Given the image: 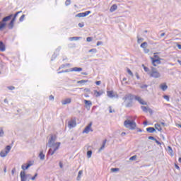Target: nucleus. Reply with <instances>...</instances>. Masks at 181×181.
Here are the masks:
<instances>
[{"label":"nucleus","mask_w":181,"mask_h":181,"mask_svg":"<svg viewBox=\"0 0 181 181\" xmlns=\"http://www.w3.org/2000/svg\"><path fill=\"white\" fill-rule=\"evenodd\" d=\"M144 53H149V49L144 48Z\"/></svg>","instance_id":"56"},{"label":"nucleus","mask_w":181,"mask_h":181,"mask_svg":"<svg viewBox=\"0 0 181 181\" xmlns=\"http://www.w3.org/2000/svg\"><path fill=\"white\" fill-rule=\"evenodd\" d=\"M37 177V173H35L33 177H31V180H35Z\"/></svg>","instance_id":"48"},{"label":"nucleus","mask_w":181,"mask_h":181,"mask_svg":"<svg viewBox=\"0 0 181 181\" xmlns=\"http://www.w3.org/2000/svg\"><path fill=\"white\" fill-rule=\"evenodd\" d=\"M141 108L144 112H149L150 114H152V109L149 108V107L141 106Z\"/></svg>","instance_id":"12"},{"label":"nucleus","mask_w":181,"mask_h":181,"mask_svg":"<svg viewBox=\"0 0 181 181\" xmlns=\"http://www.w3.org/2000/svg\"><path fill=\"white\" fill-rule=\"evenodd\" d=\"M146 46H148V43L146 42H143L140 47L142 48V49H146Z\"/></svg>","instance_id":"33"},{"label":"nucleus","mask_w":181,"mask_h":181,"mask_svg":"<svg viewBox=\"0 0 181 181\" xmlns=\"http://www.w3.org/2000/svg\"><path fill=\"white\" fill-rule=\"evenodd\" d=\"M163 98L165 99V100H166V101H169V96H168V95H164L163 96Z\"/></svg>","instance_id":"53"},{"label":"nucleus","mask_w":181,"mask_h":181,"mask_svg":"<svg viewBox=\"0 0 181 181\" xmlns=\"http://www.w3.org/2000/svg\"><path fill=\"white\" fill-rule=\"evenodd\" d=\"M70 71H83V68L74 67L71 69Z\"/></svg>","instance_id":"18"},{"label":"nucleus","mask_w":181,"mask_h":181,"mask_svg":"<svg viewBox=\"0 0 181 181\" xmlns=\"http://www.w3.org/2000/svg\"><path fill=\"white\" fill-rule=\"evenodd\" d=\"M20 22H23V21H25V14H23L20 19H19Z\"/></svg>","instance_id":"41"},{"label":"nucleus","mask_w":181,"mask_h":181,"mask_svg":"<svg viewBox=\"0 0 181 181\" xmlns=\"http://www.w3.org/2000/svg\"><path fill=\"white\" fill-rule=\"evenodd\" d=\"M124 125L125 128H127L128 129L134 130L135 128H136V123L132 120L127 119L124 122Z\"/></svg>","instance_id":"2"},{"label":"nucleus","mask_w":181,"mask_h":181,"mask_svg":"<svg viewBox=\"0 0 181 181\" xmlns=\"http://www.w3.org/2000/svg\"><path fill=\"white\" fill-rule=\"evenodd\" d=\"M136 160V156H133L129 158V160Z\"/></svg>","instance_id":"45"},{"label":"nucleus","mask_w":181,"mask_h":181,"mask_svg":"<svg viewBox=\"0 0 181 181\" xmlns=\"http://www.w3.org/2000/svg\"><path fill=\"white\" fill-rule=\"evenodd\" d=\"M150 77H153L154 78H159L160 77V73L156 70L155 68H152L150 73Z\"/></svg>","instance_id":"3"},{"label":"nucleus","mask_w":181,"mask_h":181,"mask_svg":"<svg viewBox=\"0 0 181 181\" xmlns=\"http://www.w3.org/2000/svg\"><path fill=\"white\" fill-rule=\"evenodd\" d=\"M105 144H107V140H104L103 143L100 147V148L99 149V151H103V149H104V148H105Z\"/></svg>","instance_id":"30"},{"label":"nucleus","mask_w":181,"mask_h":181,"mask_svg":"<svg viewBox=\"0 0 181 181\" xmlns=\"http://www.w3.org/2000/svg\"><path fill=\"white\" fill-rule=\"evenodd\" d=\"M96 86H100L101 84V81H98L95 82Z\"/></svg>","instance_id":"57"},{"label":"nucleus","mask_w":181,"mask_h":181,"mask_svg":"<svg viewBox=\"0 0 181 181\" xmlns=\"http://www.w3.org/2000/svg\"><path fill=\"white\" fill-rule=\"evenodd\" d=\"M118 170H119V168H111L112 172H118Z\"/></svg>","instance_id":"49"},{"label":"nucleus","mask_w":181,"mask_h":181,"mask_svg":"<svg viewBox=\"0 0 181 181\" xmlns=\"http://www.w3.org/2000/svg\"><path fill=\"white\" fill-rule=\"evenodd\" d=\"M91 155H93V151H88L87 152V156H88V158L90 159V158H91Z\"/></svg>","instance_id":"35"},{"label":"nucleus","mask_w":181,"mask_h":181,"mask_svg":"<svg viewBox=\"0 0 181 181\" xmlns=\"http://www.w3.org/2000/svg\"><path fill=\"white\" fill-rule=\"evenodd\" d=\"M160 88H161L163 91H166V90H168V85H166V83H161L160 85Z\"/></svg>","instance_id":"16"},{"label":"nucleus","mask_w":181,"mask_h":181,"mask_svg":"<svg viewBox=\"0 0 181 181\" xmlns=\"http://www.w3.org/2000/svg\"><path fill=\"white\" fill-rule=\"evenodd\" d=\"M146 131H147V132H149L150 134H152V133L155 132V128H153V127H148L146 129Z\"/></svg>","instance_id":"24"},{"label":"nucleus","mask_w":181,"mask_h":181,"mask_svg":"<svg viewBox=\"0 0 181 181\" xmlns=\"http://www.w3.org/2000/svg\"><path fill=\"white\" fill-rule=\"evenodd\" d=\"M168 151L171 156H173V149H172V147L168 146Z\"/></svg>","instance_id":"28"},{"label":"nucleus","mask_w":181,"mask_h":181,"mask_svg":"<svg viewBox=\"0 0 181 181\" xmlns=\"http://www.w3.org/2000/svg\"><path fill=\"white\" fill-rule=\"evenodd\" d=\"M107 95L109 98H114L115 97L118 98V94L115 93L113 90H107Z\"/></svg>","instance_id":"8"},{"label":"nucleus","mask_w":181,"mask_h":181,"mask_svg":"<svg viewBox=\"0 0 181 181\" xmlns=\"http://www.w3.org/2000/svg\"><path fill=\"white\" fill-rule=\"evenodd\" d=\"M71 42H73V40H80L81 39V37H72L69 38Z\"/></svg>","instance_id":"25"},{"label":"nucleus","mask_w":181,"mask_h":181,"mask_svg":"<svg viewBox=\"0 0 181 181\" xmlns=\"http://www.w3.org/2000/svg\"><path fill=\"white\" fill-rule=\"evenodd\" d=\"M93 40V38L91 37H88L87 38H86V41L87 42H91Z\"/></svg>","instance_id":"51"},{"label":"nucleus","mask_w":181,"mask_h":181,"mask_svg":"<svg viewBox=\"0 0 181 181\" xmlns=\"http://www.w3.org/2000/svg\"><path fill=\"white\" fill-rule=\"evenodd\" d=\"M135 76H136V78H137L138 80H139V74H138L137 72L135 74Z\"/></svg>","instance_id":"61"},{"label":"nucleus","mask_w":181,"mask_h":181,"mask_svg":"<svg viewBox=\"0 0 181 181\" xmlns=\"http://www.w3.org/2000/svg\"><path fill=\"white\" fill-rule=\"evenodd\" d=\"M124 101H132L134 100V95L132 94H127L123 98Z\"/></svg>","instance_id":"10"},{"label":"nucleus","mask_w":181,"mask_h":181,"mask_svg":"<svg viewBox=\"0 0 181 181\" xmlns=\"http://www.w3.org/2000/svg\"><path fill=\"white\" fill-rule=\"evenodd\" d=\"M83 83H88V80H81L78 81V84H83Z\"/></svg>","instance_id":"36"},{"label":"nucleus","mask_w":181,"mask_h":181,"mask_svg":"<svg viewBox=\"0 0 181 181\" xmlns=\"http://www.w3.org/2000/svg\"><path fill=\"white\" fill-rule=\"evenodd\" d=\"M15 172H16V168H13L11 170V175L13 176L15 175Z\"/></svg>","instance_id":"50"},{"label":"nucleus","mask_w":181,"mask_h":181,"mask_svg":"<svg viewBox=\"0 0 181 181\" xmlns=\"http://www.w3.org/2000/svg\"><path fill=\"white\" fill-rule=\"evenodd\" d=\"M177 46L178 49H180V50H181V45L177 44Z\"/></svg>","instance_id":"64"},{"label":"nucleus","mask_w":181,"mask_h":181,"mask_svg":"<svg viewBox=\"0 0 181 181\" xmlns=\"http://www.w3.org/2000/svg\"><path fill=\"white\" fill-rule=\"evenodd\" d=\"M84 92L85 93H91V89H90V88H85L84 89Z\"/></svg>","instance_id":"47"},{"label":"nucleus","mask_w":181,"mask_h":181,"mask_svg":"<svg viewBox=\"0 0 181 181\" xmlns=\"http://www.w3.org/2000/svg\"><path fill=\"white\" fill-rule=\"evenodd\" d=\"M15 23V18H13L9 23L8 29H13V23Z\"/></svg>","instance_id":"22"},{"label":"nucleus","mask_w":181,"mask_h":181,"mask_svg":"<svg viewBox=\"0 0 181 181\" xmlns=\"http://www.w3.org/2000/svg\"><path fill=\"white\" fill-rule=\"evenodd\" d=\"M135 100L139 103V104H141V105H146V102H145L144 100L141 99L139 96H135Z\"/></svg>","instance_id":"11"},{"label":"nucleus","mask_w":181,"mask_h":181,"mask_svg":"<svg viewBox=\"0 0 181 181\" xmlns=\"http://www.w3.org/2000/svg\"><path fill=\"white\" fill-rule=\"evenodd\" d=\"M70 4H71L70 0H66V1H65V5H66V6H69V5H70Z\"/></svg>","instance_id":"46"},{"label":"nucleus","mask_w":181,"mask_h":181,"mask_svg":"<svg viewBox=\"0 0 181 181\" xmlns=\"http://www.w3.org/2000/svg\"><path fill=\"white\" fill-rule=\"evenodd\" d=\"M39 158L40 160H45V158H46V156L43 153V151H41L40 152Z\"/></svg>","instance_id":"17"},{"label":"nucleus","mask_w":181,"mask_h":181,"mask_svg":"<svg viewBox=\"0 0 181 181\" xmlns=\"http://www.w3.org/2000/svg\"><path fill=\"white\" fill-rule=\"evenodd\" d=\"M156 54H158V53H154V58L155 59H158V57H159V56H158Z\"/></svg>","instance_id":"63"},{"label":"nucleus","mask_w":181,"mask_h":181,"mask_svg":"<svg viewBox=\"0 0 181 181\" xmlns=\"http://www.w3.org/2000/svg\"><path fill=\"white\" fill-rule=\"evenodd\" d=\"M155 128H156V129H157V131H162V127H160V124H156Z\"/></svg>","instance_id":"29"},{"label":"nucleus","mask_w":181,"mask_h":181,"mask_svg":"<svg viewBox=\"0 0 181 181\" xmlns=\"http://www.w3.org/2000/svg\"><path fill=\"white\" fill-rule=\"evenodd\" d=\"M76 16L77 18H85L83 13H79L76 14Z\"/></svg>","instance_id":"34"},{"label":"nucleus","mask_w":181,"mask_h":181,"mask_svg":"<svg viewBox=\"0 0 181 181\" xmlns=\"http://www.w3.org/2000/svg\"><path fill=\"white\" fill-rule=\"evenodd\" d=\"M33 163H35L33 161H29L27 163V165H28V168H30V166H33Z\"/></svg>","instance_id":"40"},{"label":"nucleus","mask_w":181,"mask_h":181,"mask_svg":"<svg viewBox=\"0 0 181 181\" xmlns=\"http://www.w3.org/2000/svg\"><path fill=\"white\" fill-rule=\"evenodd\" d=\"M82 175H83V170H79L77 176V180H80L81 179Z\"/></svg>","instance_id":"26"},{"label":"nucleus","mask_w":181,"mask_h":181,"mask_svg":"<svg viewBox=\"0 0 181 181\" xmlns=\"http://www.w3.org/2000/svg\"><path fill=\"white\" fill-rule=\"evenodd\" d=\"M8 90H15V87L13 86H8Z\"/></svg>","instance_id":"58"},{"label":"nucleus","mask_w":181,"mask_h":181,"mask_svg":"<svg viewBox=\"0 0 181 181\" xmlns=\"http://www.w3.org/2000/svg\"><path fill=\"white\" fill-rule=\"evenodd\" d=\"M118 6H117V4H114L110 7V12H115V11H117Z\"/></svg>","instance_id":"19"},{"label":"nucleus","mask_w":181,"mask_h":181,"mask_svg":"<svg viewBox=\"0 0 181 181\" xmlns=\"http://www.w3.org/2000/svg\"><path fill=\"white\" fill-rule=\"evenodd\" d=\"M71 103V98H66L62 101V105H66L67 104H70Z\"/></svg>","instance_id":"14"},{"label":"nucleus","mask_w":181,"mask_h":181,"mask_svg":"<svg viewBox=\"0 0 181 181\" xmlns=\"http://www.w3.org/2000/svg\"><path fill=\"white\" fill-rule=\"evenodd\" d=\"M90 13H91L90 11H88L83 13V16L86 18V16L90 15Z\"/></svg>","instance_id":"38"},{"label":"nucleus","mask_w":181,"mask_h":181,"mask_svg":"<svg viewBox=\"0 0 181 181\" xmlns=\"http://www.w3.org/2000/svg\"><path fill=\"white\" fill-rule=\"evenodd\" d=\"M59 168H61V169H63V163L59 162Z\"/></svg>","instance_id":"60"},{"label":"nucleus","mask_w":181,"mask_h":181,"mask_svg":"<svg viewBox=\"0 0 181 181\" xmlns=\"http://www.w3.org/2000/svg\"><path fill=\"white\" fill-rule=\"evenodd\" d=\"M83 103L85 104L86 108H87L88 110H90L91 106L93 105V103L91 102V100H84Z\"/></svg>","instance_id":"9"},{"label":"nucleus","mask_w":181,"mask_h":181,"mask_svg":"<svg viewBox=\"0 0 181 181\" xmlns=\"http://www.w3.org/2000/svg\"><path fill=\"white\" fill-rule=\"evenodd\" d=\"M76 125H77V121L76 120V119H71L68 122V127L69 129H71V128H75Z\"/></svg>","instance_id":"4"},{"label":"nucleus","mask_w":181,"mask_h":181,"mask_svg":"<svg viewBox=\"0 0 181 181\" xmlns=\"http://www.w3.org/2000/svg\"><path fill=\"white\" fill-rule=\"evenodd\" d=\"M78 26L79 28H84V23H79Z\"/></svg>","instance_id":"52"},{"label":"nucleus","mask_w":181,"mask_h":181,"mask_svg":"<svg viewBox=\"0 0 181 181\" xmlns=\"http://www.w3.org/2000/svg\"><path fill=\"white\" fill-rule=\"evenodd\" d=\"M109 112L110 114H112V112H115V110H112V107L111 106L109 107Z\"/></svg>","instance_id":"44"},{"label":"nucleus","mask_w":181,"mask_h":181,"mask_svg":"<svg viewBox=\"0 0 181 181\" xmlns=\"http://www.w3.org/2000/svg\"><path fill=\"white\" fill-rule=\"evenodd\" d=\"M103 45V42L98 41V42H97V46H100V45Z\"/></svg>","instance_id":"59"},{"label":"nucleus","mask_w":181,"mask_h":181,"mask_svg":"<svg viewBox=\"0 0 181 181\" xmlns=\"http://www.w3.org/2000/svg\"><path fill=\"white\" fill-rule=\"evenodd\" d=\"M151 60L152 61V64L153 66H158V64H160V60H162V59L158 57V59H154L153 57H151Z\"/></svg>","instance_id":"7"},{"label":"nucleus","mask_w":181,"mask_h":181,"mask_svg":"<svg viewBox=\"0 0 181 181\" xmlns=\"http://www.w3.org/2000/svg\"><path fill=\"white\" fill-rule=\"evenodd\" d=\"M127 73L128 74H129V76H131L132 77H134V74L132 73V71H131V69H128Z\"/></svg>","instance_id":"37"},{"label":"nucleus","mask_w":181,"mask_h":181,"mask_svg":"<svg viewBox=\"0 0 181 181\" xmlns=\"http://www.w3.org/2000/svg\"><path fill=\"white\" fill-rule=\"evenodd\" d=\"M175 166L176 169H177V170H179L180 169V167H179V165H177V164H175Z\"/></svg>","instance_id":"62"},{"label":"nucleus","mask_w":181,"mask_h":181,"mask_svg":"<svg viewBox=\"0 0 181 181\" xmlns=\"http://www.w3.org/2000/svg\"><path fill=\"white\" fill-rule=\"evenodd\" d=\"M90 53H97V49H91L89 50Z\"/></svg>","instance_id":"43"},{"label":"nucleus","mask_w":181,"mask_h":181,"mask_svg":"<svg viewBox=\"0 0 181 181\" xmlns=\"http://www.w3.org/2000/svg\"><path fill=\"white\" fill-rule=\"evenodd\" d=\"M93 93H94L95 97H97V98L101 97V95L104 94V92L103 90L98 91L97 90H94Z\"/></svg>","instance_id":"13"},{"label":"nucleus","mask_w":181,"mask_h":181,"mask_svg":"<svg viewBox=\"0 0 181 181\" xmlns=\"http://www.w3.org/2000/svg\"><path fill=\"white\" fill-rule=\"evenodd\" d=\"M12 16H13V15L11 14L10 16L4 18L1 22L5 23L8 22V21H11V19H12Z\"/></svg>","instance_id":"15"},{"label":"nucleus","mask_w":181,"mask_h":181,"mask_svg":"<svg viewBox=\"0 0 181 181\" xmlns=\"http://www.w3.org/2000/svg\"><path fill=\"white\" fill-rule=\"evenodd\" d=\"M49 100H50V101H53V100H54V96H53V95H50L49 96Z\"/></svg>","instance_id":"55"},{"label":"nucleus","mask_w":181,"mask_h":181,"mask_svg":"<svg viewBox=\"0 0 181 181\" xmlns=\"http://www.w3.org/2000/svg\"><path fill=\"white\" fill-rule=\"evenodd\" d=\"M143 69L144 70V71H146V73H148L149 74V76L151 75V72H149V68L145 66V65H142Z\"/></svg>","instance_id":"27"},{"label":"nucleus","mask_w":181,"mask_h":181,"mask_svg":"<svg viewBox=\"0 0 181 181\" xmlns=\"http://www.w3.org/2000/svg\"><path fill=\"white\" fill-rule=\"evenodd\" d=\"M5 45H4V42H0V50L1 52H5Z\"/></svg>","instance_id":"23"},{"label":"nucleus","mask_w":181,"mask_h":181,"mask_svg":"<svg viewBox=\"0 0 181 181\" xmlns=\"http://www.w3.org/2000/svg\"><path fill=\"white\" fill-rule=\"evenodd\" d=\"M30 176V174L26 175L25 171H21V173H20V177H21V181L28 180V177H29Z\"/></svg>","instance_id":"6"},{"label":"nucleus","mask_w":181,"mask_h":181,"mask_svg":"<svg viewBox=\"0 0 181 181\" xmlns=\"http://www.w3.org/2000/svg\"><path fill=\"white\" fill-rule=\"evenodd\" d=\"M19 13H22V11H18L17 13H16V14L14 15V17L13 18V19H14V21H16V17L18 16V15H19Z\"/></svg>","instance_id":"39"},{"label":"nucleus","mask_w":181,"mask_h":181,"mask_svg":"<svg viewBox=\"0 0 181 181\" xmlns=\"http://www.w3.org/2000/svg\"><path fill=\"white\" fill-rule=\"evenodd\" d=\"M57 139V137H56V136H51L47 144V146H49V148L48 153L49 155H51V156L54 155L57 151H59L60 145H62V143L56 141Z\"/></svg>","instance_id":"1"},{"label":"nucleus","mask_w":181,"mask_h":181,"mask_svg":"<svg viewBox=\"0 0 181 181\" xmlns=\"http://www.w3.org/2000/svg\"><path fill=\"white\" fill-rule=\"evenodd\" d=\"M4 129L1 128L0 129V137L4 136Z\"/></svg>","instance_id":"42"},{"label":"nucleus","mask_w":181,"mask_h":181,"mask_svg":"<svg viewBox=\"0 0 181 181\" xmlns=\"http://www.w3.org/2000/svg\"><path fill=\"white\" fill-rule=\"evenodd\" d=\"M5 26H6V23H3V21H0V30H3L5 29Z\"/></svg>","instance_id":"20"},{"label":"nucleus","mask_w":181,"mask_h":181,"mask_svg":"<svg viewBox=\"0 0 181 181\" xmlns=\"http://www.w3.org/2000/svg\"><path fill=\"white\" fill-rule=\"evenodd\" d=\"M11 149H12V147L11 146H7L4 151H6V153H8V152H11Z\"/></svg>","instance_id":"32"},{"label":"nucleus","mask_w":181,"mask_h":181,"mask_svg":"<svg viewBox=\"0 0 181 181\" xmlns=\"http://www.w3.org/2000/svg\"><path fill=\"white\" fill-rule=\"evenodd\" d=\"M6 155H8V153H6V151L3 150L0 152V156L1 158H5V156H6Z\"/></svg>","instance_id":"21"},{"label":"nucleus","mask_w":181,"mask_h":181,"mask_svg":"<svg viewBox=\"0 0 181 181\" xmlns=\"http://www.w3.org/2000/svg\"><path fill=\"white\" fill-rule=\"evenodd\" d=\"M91 127H93V123L90 122L83 129V134H88L89 132H93V128H91Z\"/></svg>","instance_id":"5"},{"label":"nucleus","mask_w":181,"mask_h":181,"mask_svg":"<svg viewBox=\"0 0 181 181\" xmlns=\"http://www.w3.org/2000/svg\"><path fill=\"white\" fill-rule=\"evenodd\" d=\"M28 168L29 166L27 164H24L21 166V169H23V170H28Z\"/></svg>","instance_id":"31"},{"label":"nucleus","mask_w":181,"mask_h":181,"mask_svg":"<svg viewBox=\"0 0 181 181\" xmlns=\"http://www.w3.org/2000/svg\"><path fill=\"white\" fill-rule=\"evenodd\" d=\"M138 43H141V42H144V38H138Z\"/></svg>","instance_id":"54"}]
</instances>
